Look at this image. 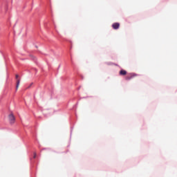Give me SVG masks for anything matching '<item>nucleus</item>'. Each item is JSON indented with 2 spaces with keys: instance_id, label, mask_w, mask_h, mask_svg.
I'll return each mask as SVG.
<instances>
[{
  "instance_id": "obj_1",
  "label": "nucleus",
  "mask_w": 177,
  "mask_h": 177,
  "mask_svg": "<svg viewBox=\"0 0 177 177\" xmlns=\"http://www.w3.org/2000/svg\"><path fill=\"white\" fill-rule=\"evenodd\" d=\"M137 76L138 75H136V73H130L126 76L125 80L129 81L130 80H132V78H135V77H137Z\"/></svg>"
},
{
  "instance_id": "obj_2",
  "label": "nucleus",
  "mask_w": 177,
  "mask_h": 177,
  "mask_svg": "<svg viewBox=\"0 0 177 177\" xmlns=\"http://www.w3.org/2000/svg\"><path fill=\"white\" fill-rule=\"evenodd\" d=\"M8 118L10 120V124H15V115H13V113H10L8 116Z\"/></svg>"
},
{
  "instance_id": "obj_3",
  "label": "nucleus",
  "mask_w": 177,
  "mask_h": 177,
  "mask_svg": "<svg viewBox=\"0 0 177 177\" xmlns=\"http://www.w3.org/2000/svg\"><path fill=\"white\" fill-rule=\"evenodd\" d=\"M112 28H113V30H118L120 28V23L116 22L113 24Z\"/></svg>"
},
{
  "instance_id": "obj_4",
  "label": "nucleus",
  "mask_w": 177,
  "mask_h": 177,
  "mask_svg": "<svg viewBox=\"0 0 177 177\" xmlns=\"http://www.w3.org/2000/svg\"><path fill=\"white\" fill-rule=\"evenodd\" d=\"M120 75H127V71L125 70H120L119 72Z\"/></svg>"
},
{
  "instance_id": "obj_5",
  "label": "nucleus",
  "mask_w": 177,
  "mask_h": 177,
  "mask_svg": "<svg viewBox=\"0 0 177 177\" xmlns=\"http://www.w3.org/2000/svg\"><path fill=\"white\" fill-rule=\"evenodd\" d=\"M20 85V80H17V86H16V89H19V86Z\"/></svg>"
},
{
  "instance_id": "obj_6",
  "label": "nucleus",
  "mask_w": 177,
  "mask_h": 177,
  "mask_svg": "<svg viewBox=\"0 0 177 177\" xmlns=\"http://www.w3.org/2000/svg\"><path fill=\"white\" fill-rule=\"evenodd\" d=\"M37 158V153L35 152V153H34V156H33V158Z\"/></svg>"
},
{
  "instance_id": "obj_7",
  "label": "nucleus",
  "mask_w": 177,
  "mask_h": 177,
  "mask_svg": "<svg viewBox=\"0 0 177 177\" xmlns=\"http://www.w3.org/2000/svg\"><path fill=\"white\" fill-rule=\"evenodd\" d=\"M15 77H16V79L17 80V78H19V75H16Z\"/></svg>"
},
{
  "instance_id": "obj_8",
  "label": "nucleus",
  "mask_w": 177,
  "mask_h": 177,
  "mask_svg": "<svg viewBox=\"0 0 177 177\" xmlns=\"http://www.w3.org/2000/svg\"><path fill=\"white\" fill-rule=\"evenodd\" d=\"M31 85H32V83L30 84V86H31Z\"/></svg>"
}]
</instances>
